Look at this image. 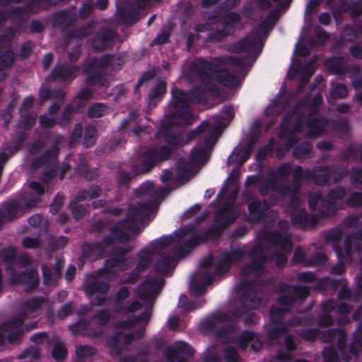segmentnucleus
Returning a JSON list of instances; mask_svg holds the SVG:
<instances>
[{"mask_svg":"<svg viewBox=\"0 0 362 362\" xmlns=\"http://www.w3.org/2000/svg\"><path fill=\"white\" fill-rule=\"evenodd\" d=\"M169 159L166 147H149L138 156V163H132L136 174L148 173L158 164Z\"/></svg>","mask_w":362,"mask_h":362,"instance_id":"obj_5","label":"nucleus"},{"mask_svg":"<svg viewBox=\"0 0 362 362\" xmlns=\"http://www.w3.org/2000/svg\"><path fill=\"white\" fill-rule=\"evenodd\" d=\"M134 339L132 333L123 334L122 332H115L106 341V345L110 349V354L112 356H119L122 352V341L125 345H129Z\"/></svg>","mask_w":362,"mask_h":362,"instance_id":"obj_24","label":"nucleus"},{"mask_svg":"<svg viewBox=\"0 0 362 362\" xmlns=\"http://www.w3.org/2000/svg\"><path fill=\"white\" fill-rule=\"evenodd\" d=\"M223 232L224 230L214 222L212 225L201 233L202 242L205 243L209 240H217L222 236Z\"/></svg>","mask_w":362,"mask_h":362,"instance_id":"obj_46","label":"nucleus"},{"mask_svg":"<svg viewBox=\"0 0 362 362\" xmlns=\"http://www.w3.org/2000/svg\"><path fill=\"white\" fill-rule=\"evenodd\" d=\"M94 25L95 22L93 21H89L84 25L79 27L76 26L74 24L72 30L70 31L68 38L81 39L90 36L93 33V27Z\"/></svg>","mask_w":362,"mask_h":362,"instance_id":"obj_39","label":"nucleus"},{"mask_svg":"<svg viewBox=\"0 0 362 362\" xmlns=\"http://www.w3.org/2000/svg\"><path fill=\"white\" fill-rule=\"evenodd\" d=\"M329 177H332L335 182H339L344 177V173L331 170L327 168H322L315 172V181L317 185H324Z\"/></svg>","mask_w":362,"mask_h":362,"instance_id":"obj_30","label":"nucleus"},{"mask_svg":"<svg viewBox=\"0 0 362 362\" xmlns=\"http://www.w3.org/2000/svg\"><path fill=\"white\" fill-rule=\"evenodd\" d=\"M45 303L46 299L45 297L34 296L23 301L21 308L23 310V312L34 313L39 310Z\"/></svg>","mask_w":362,"mask_h":362,"instance_id":"obj_42","label":"nucleus"},{"mask_svg":"<svg viewBox=\"0 0 362 362\" xmlns=\"http://www.w3.org/2000/svg\"><path fill=\"white\" fill-rule=\"evenodd\" d=\"M93 91L88 88H83L75 96L74 103L76 110H81L93 97Z\"/></svg>","mask_w":362,"mask_h":362,"instance_id":"obj_47","label":"nucleus"},{"mask_svg":"<svg viewBox=\"0 0 362 362\" xmlns=\"http://www.w3.org/2000/svg\"><path fill=\"white\" fill-rule=\"evenodd\" d=\"M69 209L71 211L73 218L79 221L83 218L86 214V209L82 204H79L76 201H71L69 204Z\"/></svg>","mask_w":362,"mask_h":362,"instance_id":"obj_59","label":"nucleus"},{"mask_svg":"<svg viewBox=\"0 0 362 362\" xmlns=\"http://www.w3.org/2000/svg\"><path fill=\"white\" fill-rule=\"evenodd\" d=\"M320 338L324 342L337 341L339 349H342L345 346L346 337L342 329H329L323 332Z\"/></svg>","mask_w":362,"mask_h":362,"instance_id":"obj_31","label":"nucleus"},{"mask_svg":"<svg viewBox=\"0 0 362 362\" xmlns=\"http://www.w3.org/2000/svg\"><path fill=\"white\" fill-rule=\"evenodd\" d=\"M192 165L189 161L185 158H180L177 163L175 170V178L177 180L185 182L190 175Z\"/></svg>","mask_w":362,"mask_h":362,"instance_id":"obj_38","label":"nucleus"},{"mask_svg":"<svg viewBox=\"0 0 362 362\" xmlns=\"http://www.w3.org/2000/svg\"><path fill=\"white\" fill-rule=\"evenodd\" d=\"M247 253L244 248L238 247L232 251L223 250L215 262V273L221 276L227 273L233 263L241 261Z\"/></svg>","mask_w":362,"mask_h":362,"instance_id":"obj_12","label":"nucleus"},{"mask_svg":"<svg viewBox=\"0 0 362 362\" xmlns=\"http://www.w3.org/2000/svg\"><path fill=\"white\" fill-rule=\"evenodd\" d=\"M160 255L161 258L156 262L154 269L157 273L163 275L168 274L172 272L175 267L174 262L181 257L178 256L176 252L173 256L165 255L163 252H160Z\"/></svg>","mask_w":362,"mask_h":362,"instance_id":"obj_28","label":"nucleus"},{"mask_svg":"<svg viewBox=\"0 0 362 362\" xmlns=\"http://www.w3.org/2000/svg\"><path fill=\"white\" fill-rule=\"evenodd\" d=\"M76 20V14H71L68 10H59L51 16L53 25L59 28L66 37H69Z\"/></svg>","mask_w":362,"mask_h":362,"instance_id":"obj_21","label":"nucleus"},{"mask_svg":"<svg viewBox=\"0 0 362 362\" xmlns=\"http://www.w3.org/2000/svg\"><path fill=\"white\" fill-rule=\"evenodd\" d=\"M79 71L78 66L69 63L59 64L54 66L49 77L53 81H72L77 76Z\"/></svg>","mask_w":362,"mask_h":362,"instance_id":"obj_25","label":"nucleus"},{"mask_svg":"<svg viewBox=\"0 0 362 362\" xmlns=\"http://www.w3.org/2000/svg\"><path fill=\"white\" fill-rule=\"evenodd\" d=\"M90 319L100 326H105L110 321L111 315L107 309H101L92 315Z\"/></svg>","mask_w":362,"mask_h":362,"instance_id":"obj_58","label":"nucleus"},{"mask_svg":"<svg viewBox=\"0 0 362 362\" xmlns=\"http://www.w3.org/2000/svg\"><path fill=\"white\" fill-rule=\"evenodd\" d=\"M110 221L107 220H95L90 225L89 230L91 233L103 234L110 230Z\"/></svg>","mask_w":362,"mask_h":362,"instance_id":"obj_52","label":"nucleus"},{"mask_svg":"<svg viewBox=\"0 0 362 362\" xmlns=\"http://www.w3.org/2000/svg\"><path fill=\"white\" fill-rule=\"evenodd\" d=\"M130 296V291L126 286L119 288L115 293V298L113 303V310L117 313H122L124 309V300Z\"/></svg>","mask_w":362,"mask_h":362,"instance_id":"obj_40","label":"nucleus"},{"mask_svg":"<svg viewBox=\"0 0 362 362\" xmlns=\"http://www.w3.org/2000/svg\"><path fill=\"white\" fill-rule=\"evenodd\" d=\"M190 158L195 164L204 163L206 160L205 149L203 147H194L191 150Z\"/></svg>","mask_w":362,"mask_h":362,"instance_id":"obj_62","label":"nucleus"},{"mask_svg":"<svg viewBox=\"0 0 362 362\" xmlns=\"http://www.w3.org/2000/svg\"><path fill=\"white\" fill-rule=\"evenodd\" d=\"M155 209L153 202H141L128 208L126 220L132 223H144Z\"/></svg>","mask_w":362,"mask_h":362,"instance_id":"obj_15","label":"nucleus"},{"mask_svg":"<svg viewBox=\"0 0 362 362\" xmlns=\"http://www.w3.org/2000/svg\"><path fill=\"white\" fill-rule=\"evenodd\" d=\"M202 240L203 238L201 233L192 234L189 238L184 240L181 245H179L175 247V252L178 256L182 257L188 252L189 249L204 243Z\"/></svg>","mask_w":362,"mask_h":362,"instance_id":"obj_33","label":"nucleus"},{"mask_svg":"<svg viewBox=\"0 0 362 362\" xmlns=\"http://www.w3.org/2000/svg\"><path fill=\"white\" fill-rule=\"evenodd\" d=\"M167 92V83L164 81H159L153 86L148 94V106L150 108L156 107L158 103L163 100Z\"/></svg>","mask_w":362,"mask_h":362,"instance_id":"obj_27","label":"nucleus"},{"mask_svg":"<svg viewBox=\"0 0 362 362\" xmlns=\"http://www.w3.org/2000/svg\"><path fill=\"white\" fill-rule=\"evenodd\" d=\"M194 353V349L188 343L178 341L174 346L166 348L164 356L168 362H188V360L182 355L192 356Z\"/></svg>","mask_w":362,"mask_h":362,"instance_id":"obj_20","label":"nucleus"},{"mask_svg":"<svg viewBox=\"0 0 362 362\" xmlns=\"http://www.w3.org/2000/svg\"><path fill=\"white\" fill-rule=\"evenodd\" d=\"M105 262L110 267L112 268H119L121 272H124L129 269L131 267V262L129 259H122L117 257L111 254L110 257L105 259Z\"/></svg>","mask_w":362,"mask_h":362,"instance_id":"obj_50","label":"nucleus"},{"mask_svg":"<svg viewBox=\"0 0 362 362\" xmlns=\"http://www.w3.org/2000/svg\"><path fill=\"white\" fill-rule=\"evenodd\" d=\"M0 211L5 214L8 221L17 218V214L23 211V204L18 200L12 199L2 203Z\"/></svg>","mask_w":362,"mask_h":362,"instance_id":"obj_32","label":"nucleus"},{"mask_svg":"<svg viewBox=\"0 0 362 362\" xmlns=\"http://www.w3.org/2000/svg\"><path fill=\"white\" fill-rule=\"evenodd\" d=\"M323 314L319 318V324L322 326H329L332 324V317L329 315L331 312L346 314L350 312V308L345 303H337L334 300H328L322 304Z\"/></svg>","mask_w":362,"mask_h":362,"instance_id":"obj_23","label":"nucleus"},{"mask_svg":"<svg viewBox=\"0 0 362 362\" xmlns=\"http://www.w3.org/2000/svg\"><path fill=\"white\" fill-rule=\"evenodd\" d=\"M69 329L74 335H83L91 338L101 337L103 329L100 327H94L84 318H80L76 322L69 325Z\"/></svg>","mask_w":362,"mask_h":362,"instance_id":"obj_22","label":"nucleus"},{"mask_svg":"<svg viewBox=\"0 0 362 362\" xmlns=\"http://www.w3.org/2000/svg\"><path fill=\"white\" fill-rule=\"evenodd\" d=\"M362 226V223H361ZM343 232L340 228H336L329 233H328L326 235V240L332 243V247L336 251L337 255L341 259L344 261L351 260V256L353 252V241L356 240H362V230L358 233H355L351 235H349L346 238L344 242V250H341L338 247V243L341 241L342 238Z\"/></svg>","mask_w":362,"mask_h":362,"instance_id":"obj_9","label":"nucleus"},{"mask_svg":"<svg viewBox=\"0 0 362 362\" xmlns=\"http://www.w3.org/2000/svg\"><path fill=\"white\" fill-rule=\"evenodd\" d=\"M138 261L135 269L139 272H145L152 263V250L143 248L136 255Z\"/></svg>","mask_w":362,"mask_h":362,"instance_id":"obj_37","label":"nucleus"},{"mask_svg":"<svg viewBox=\"0 0 362 362\" xmlns=\"http://www.w3.org/2000/svg\"><path fill=\"white\" fill-rule=\"evenodd\" d=\"M109 231L110 235H105L102 239L107 246H112L115 242L127 243L132 240L131 235L127 233L126 219H122L110 226Z\"/></svg>","mask_w":362,"mask_h":362,"instance_id":"obj_17","label":"nucleus"},{"mask_svg":"<svg viewBox=\"0 0 362 362\" xmlns=\"http://www.w3.org/2000/svg\"><path fill=\"white\" fill-rule=\"evenodd\" d=\"M230 316L225 313H215L199 323L202 332H214L216 337L223 338L228 337L235 329V324L230 322Z\"/></svg>","mask_w":362,"mask_h":362,"instance_id":"obj_7","label":"nucleus"},{"mask_svg":"<svg viewBox=\"0 0 362 362\" xmlns=\"http://www.w3.org/2000/svg\"><path fill=\"white\" fill-rule=\"evenodd\" d=\"M51 355L57 361L65 359L67 356V349L64 344L60 341L57 342L52 348Z\"/></svg>","mask_w":362,"mask_h":362,"instance_id":"obj_60","label":"nucleus"},{"mask_svg":"<svg viewBox=\"0 0 362 362\" xmlns=\"http://www.w3.org/2000/svg\"><path fill=\"white\" fill-rule=\"evenodd\" d=\"M175 240V238L171 235H164L158 239H156L151 242L149 247L146 249L152 250V255H153L158 250L165 249L170 245Z\"/></svg>","mask_w":362,"mask_h":362,"instance_id":"obj_49","label":"nucleus"},{"mask_svg":"<svg viewBox=\"0 0 362 362\" xmlns=\"http://www.w3.org/2000/svg\"><path fill=\"white\" fill-rule=\"evenodd\" d=\"M45 4L42 0H27L22 8V13H36L40 9H43Z\"/></svg>","mask_w":362,"mask_h":362,"instance_id":"obj_57","label":"nucleus"},{"mask_svg":"<svg viewBox=\"0 0 362 362\" xmlns=\"http://www.w3.org/2000/svg\"><path fill=\"white\" fill-rule=\"evenodd\" d=\"M63 137L61 134H57L52 146L42 155L32 160V165L35 168L42 166H50L58 160L59 154V146L62 143Z\"/></svg>","mask_w":362,"mask_h":362,"instance_id":"obj_16","label":"nucleus"},{"mask_svg":"<svg viewBox=\"0 0 362 362\" xmlns=\"http://www.w3.org/2000/svg\"><path fill=\"white\" fill-rule=\"evenodd\" d=\"M264 251L255 250L250 252V284H260L263 281L264 264L266 258Z\"/></svg>","mask_w":362,"mask_h":362,"instance_id":"obj_19","label":"nucleus"},{"mask_svg":"<svg viewBox=\"0 0 362 362\" xmlns=\"http://www.w3.org/2000/svg\"><path fill=\"white\" fill-rule=\"evenodd\" d=\"M109 107L102 103H95L88 109V116L90 118H99L105 116L109 112Z\"/></svg>","mask_w":362,"mask_h":362,"instance_id":"obj_51","label":"nucleus"},{"mask_svg":"<svg viewBox=\"0 0 362 362\" xmlns=\"http://www.w3.org/2000/svg\"><path fill=\"white\" fill-rule=\"evenodd\" d=\"M238 216L239 213L235 207L221 205L214 211V222L225 230L236 221Z\"/></svg>","mask_w":362,"mask_h":362,"instance_id":"obj_18","label":"nucleus"},{"mask_svg":"<svg viewBox=\"0 0 362 362\" xmlns=\"http://www.w3.org/2000/svg\"><path fill=\"white\" fill-rule=\"evenodd\" d=\"M243 279L234 288V296L240 305L233 312L236 318H243L246 325H249V263L243 265L241 269Z\"/></svg>","mask_w":362,"mask_h":362,"instance_id":"obj_6","label":"nucleus"},{"mask_svg":"<svg viewBox=\"0 0 362 362\" xmlns=\"http://www.w3.org/2000/svg\"><path fill=\"white\" fill-rule=\"evenodd\" d=\"M306 126L308 129V136H313L320 134L326 126V122L322 119H315L309 121Z\"/></svg>","mask_w":362,"mask_h":362,"instance_id":"obj_53","label":"nucleus"},{"mask_svg":"<svg viewBox=\"0 0 362 362\" xmlns=\"http://www.w3.org/2000/svg\"><path fill=\"white\" fill-rule=\"evenodd\" d=\"M226 65L243 69L247 66V62L238 57L223 56L212 58L211 60L199 58L192 62L189 66L190 73L203 85V87L195 86L187 90L173 88L171 90L170 116L178 118L182 123H193L194 117L190 112L191 103H205L206 94L214 98H219L221 95L220 88L214 83V81L228 89H235L239 87V77L237 74L228 71L225 68Z\"/></svg>","mask_w":362,"mask_h":362,"instance_id":"obj_1","label":"nucleus"},{"mask_svg":"<svg viewBox=\"0 0 362 362\" xmlns=\"http://www.w3.org/2000/svg\"><path fill=\"white\" fill-rule=\"evenodd\" d=\"M134 176L129 172L121 169L117 172V185L118 187H128Z\"/></svg>","mask_w":362,"mask_h":362,"instance_id":"obj_64","label":"nucleus"},{"mask_svg":"<svg viewBox=\"0 0 362 362\" xmlns=\"http://www.w3.org/2000/svg\"><path fill=\"white\" fill-rule=\"evenodd\" d=\"M249 159V140H245L244 145L236 146L227 159V165H235L233 168H240Z\"/></svg>","mask_w":362,"mask_h":362,"instance_id":"obj_26","label":"nucleus"},{"mask_svg":"<svg viewBox=\"0 0 362 362\" xmlns=\"http://www.w3.org/2000/svg\"><path fill=\"white\" fill-rule=\"evenodd\" d=\"M103 243L95 242V243H84L81 245V257L88 259L92 257L95 253H103L104 251Z\"/></svg>","mask_w":362,"mask_h":362,"instance_id":"obj_44","label":"nucleus"},{"mask_svg":"<svg viewBox=\"0 0 362 362\" xmlns=\"http://www.w3.org/2000/svg\"><path fill=\"white\" fill-rule=\"evenodd\" d=\"M305 176V173L303 170L300 167H296L293 170V179H294V185L292 187H282L281 189H279V191L282 194H287L289 193H295L299 189V185L298 181L302 179ZM271 188L273 189H277V187L273 183L271 184Z\"/></svg>","mask_w":362,"mask_h":362,"instance_id":"obj_41","label":"nucleus"},{"mask_svg":"<svg viewBox=\"0 0 362 362\" xmlns=\"http://www.w3.org/2000/svg\"><path fill=\"white\" fill-rule=\"evenodd\" d=\"M118 37L117 31L109 26L99 28L88 39V43L95 52L111 49Z\"/></svg>","mask_w":362,"mask_h":362,"instance_id":"obj_8","label":"nucleus"},{"mask_svg":"<svg viewBox=\"0 0 362 362\" xmlns=\"http://www.w3.org/2000/svg\"><path fill=\"white\" fill-rule=\"evenodd\" d=\"M98 139V130L95 125L88 124L85 127V132L83 139L82 141L83 146L86 148H92L96 143Z\"/></svg>","mask_w":362,"mask_h":362,"instance_id":"obj_45","label":"nucleus"},{"mask_svg":"<svg viewBox=\"0 0 362 362\" xmlns=\"http://www.w3.org/2000/svg\"><path fill=\"white\" fill-rule=\"evenodd\" d=\"M227 190L226 187H223L218 194V197H223L224 202L222 205H230V207H235V203L239 194V187L234 188L227 196L225 195Z\"/></svg>","mask_w":362,"mask_h":362,"instance_id":"obj_55","label":"nucleus"},{"mask_svg":"<svg viewBox=\"0 0 362 362\" xmlns=\"http://www.w3.org/2000/svg\"><path fill=\"white\" fill-rule=\"evenodd\" d=\"M28 318V314L25 312H21L13 318L7 320L1 325V329L4 332L21 329L24 321Z\"/></svg>","mask_w":362,"mask_h":362,"instance_id":"obj_36","label":"nucleus"},{"mask_svg":"<svg viewBox=\"0 0 362 362\" xmlns=\"http://www.w3.org/2000/svg\"><path fill=\"white\" fill-rule=\"evenodd\" d=\"M163 284L164 280L161 278H147L137 287L136 296L149 305H153L156 294L160 291Z\"/></svg>","mask_w":362,"mask_h":362,"instance_id":"obj_13","label":"nucleus"},{"mask_svg":"<svg viewBox=\"0 0 362 362\" xmlns=\"http://www.w3.org/2000/svg\"><path fill=\"white\" fill-rule=\"evenodd\" d=\"M171 105L172 99L169 102L168 110L166 113L168 120L160 124L156 132V137L162 138L165 143V145H162L160 147H166L169 153V158L171 156L173 151L184 145L182 134L179 132H173V127L175 123L180 125H191L192 124L182 123L178 118L172 117L170 115Z\"/></svg>","mask_w":362,"mask_h":362,"instance_id":"obj_4","label":"nucleus"},{"mask_svg":"<svg viewBox=\"0 0 362 362\" xmlns=\"http://www.w3.org/2000/svg\"><path fill=\"white\" fill-rule=\"evenodd\" d=\"M230 51L234 53L248 52L249 34L245 35L243 40L232 44L230 47Z\"/></svg>","mask_w":362,"mask_h":362,"instance_id":"obj_61","label":"nucleus"},{"mask_svg":"<svg viewBox=\"0 0 362 362\" xmlns=\"http://www.w3.org/2000/svg\"><path fill=\"white\" fill-rule=\"evenodd\" d=\"M37 115L28 112H22L19 120V125L25 130H30L34 126Z\"/></svg>","mask_w":362,"mask_h":362,"instance_id":"obj_56","label":"nucleus"},{"mask_svg":"<svg viewBox=\"0 0 362 362\" xmlns=\"http://www.w3.org/2000/svg\"><path fill=\"white\" fill-rule=\"evenodd\" d=\"M217 21L232 34L235 25L240 21V16L236 12H226L218 15Z\"/></svg>","mask_w":362,"mask_h":362,"instance_id":"obj_34","label":"nucleus"},{"mask_svg":"<svg viewBox=\"0 0 362 362\" xmlns=\"http://www.w3.org/2000/svg\"><path fill=\"white\" fill-rule=\"evenodd\" d=\"M278 18V13L273 11L265 21L255 27L252 40L250 39V59L256 58L259 54L262 49L264 39Z\"/></svg>","mask_w":362,"mask_h":362,"instance_id":"obj_10","label":"nucleus"},{"mask_svg":"<svg viewBox=\"0 0 362 362\" xmlns=\"http://www.w3.org/2000/svg\"><path fill=\"white\" fill-rule=\"evenodd\" d=\"M11 18L13 23L18 21V26L23 27L25 21L22 17V8L21 6H11L6 11H0V28L3 23Z\"/></svg>","mask_w":362,"mask_h":362,"instance_id":"obj_29","label":"nucleus"},{"mask_svg":"<svg viewBox=\"0 0 362 362\" xmlns=\"http://www.w3.org/2000/svg\"><path fill=\"white\" fill-rule=\"evenodd\" d=\"M79 112L80 110H76L75 106L71 104L66 105L62 115L57 117V125L64 129L68 127L71 123L74 114Z\"/></svg>","mask_w":362,"mask_h":362,"instance_id":"obj_43","label":"nucleus"},{"mask_svg":"<svg viewBox=\"0 0 362 362\" xmlns=\"http://www.w3.org/2000/svg\"><path fill=\"white\" fill-rule=\"evenodd\" d=\"M84 290L89 297L96 293L105 295L110 290V284L107 282L93 280L85 284Z\"/></svg>","mask_w":362,"mask_h":362,"instance_id":"obj_35","label":"nucleus"},{"mask_svg":"<svg viewBox=\"0 0 362 362\" xmlns=\"http://www.w3.org/2000/svg\"><path fill=\"white\" fill-rule=\"evenodd\" d=\"M115 56L112 54H105L101 57H93L83 64V72L86 74V84L91 86H100L109 87L110 83L104 78V71L109 67L119 69L122 61L117 58L115 63Z\"/></svg>","mask_w":362,"mask_h":362,"instance_id":"obj_2","label":"nucleus"},{"mask_svg":"<svg viewBox=\"0 0 362 362\" xmlns=\"http://www.w3.org/2000/svg\"><path fill=\"white\" fill-rule=\"evenodd\" d=\"M224 128L225 124L222 122H218L212 129H210L209 122L203 121L198 127L188 134L187 141L189 142L196 137L206 133L203 143L206 147L212 148L216 143V137L222 132Z\"/></svg>","mask_w":362,"mask_h":362,"instance_id":"obj_11","label":"nucleus"},{"mask_svg":"<svg viewBox=\"0 0 362 362\" xmlns=\"http://www.w3.org/2000/svg\"><path fill=\"white\" fill-rule=\"evenodd\" d=\"M279 225L282 230L281 234L276 231L265 230L261 233L259 238L262 240L264 245L269 244L274 247L276 253L272 255V258L275 259L278 267H281L287 262L286 256L291 250L292 243L289 236L286 234L288 223L281 221L279 223Z\"/></svg>","mask_w":362,"mask_h":362,"instance_id":"obj_3","label":"nucleus"},{"mask_svg":"<svg viewBox=\"0 0 362 362\" xmlns=\"http://www.w3.org/2000/svg\"><path fill=\"white\" fill-rule=\"evenodd\" d=\"M9 281L13 285L21 284L25 286V293H30L38 288L40 278L35 269H29L21 273L13 271L11 274Z\"/></svg>","mask_w":362,"mask_h":362,"instance_id":"obj_14","label":"nucleus"},{"mask_svg":"<svg viewBox=\"0 0 362 362\" xmlns=\"http://www.w3.org/2000/svg\"><path fill=\"white\" fill-rule=\"evenodd\" d=\"M119 13L121 19L126 23H135L139 18V13L136 10L122 8L119 11Z\"/></svg>","mask_w":362,"mask_h":362,"instance_id":"obj_54","label":"nucleus"},{"mask_svg":"<svg viewBox=\"0 0 362 362\" xmlns=\"http://www.w3.org/2000/svg\"><path fill=\"white\" fill-rule=\"evenodd\" d=\"M223 359L226 362H242L238 349L232 346L223 349Z\"/></svg>","mask_w":362,"mask_h":362,"instance_id":"obj_63","label":"nucleus"},{"mask_svg":"<svg viewBox=\"0 0 362 362\" xmlns=\"http://www.w3.org/2000/svg\"><path fill=\"white\" fill-rule=\"evenodd\" d=\"M175 240V238L171 235H164L158 239H156L151 242L149 247L146 249L152 250V255H153L158 250L165 249L170 245Z\"/></svg>","mask_w":362,"mask_h":362,"instance_id":"obj_48","label":"nucleus"}]
</instances>
